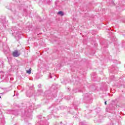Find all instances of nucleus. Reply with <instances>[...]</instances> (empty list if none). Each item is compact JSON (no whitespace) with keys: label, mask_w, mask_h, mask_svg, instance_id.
Here are the masks:
<instances>
[{"label":"nucleus","mask_w":125,"mask_h":125,"mask_svg":"<svg viewBox=\"0 0 125 125\" xmlns=\"http://www.w3.org/2000/svg\"><path fill=\"white\" fill-rule=\"evenodd\" d=\"M58 87V85L56 84H54L52 85L50 88V90L51 94L53 95V97L55 98L57 96V88Z\"/></svg>","instance_id":"nucleus-1"},{"label":"nucleus","mask_w":125,"mask_h":125,"mask_svg":"<svg viewBox=\"0 0 125 125\" xmlns=\"http://www.w3.org/2000/svg\"><path fill=\"white\" fill-rule=\"evenodd\" d=\"M5 124V120L4 119V117L3 115L0 114V125H4Z\"/></svg>","instance_id":"nucleus-2"},{"label":"nucleus","mask_w":125,"mask_h":125,"mask_svg":"<svg viewBox=\"0 0 125 125\" xmlns=\"http://www.w3.org/2000/svg\"><path fill=\"white\" fill-rule=\"evenodd\" d=\"M21 53H20L19 51L17 50H15L12 53V55L14 57H18V56H20Z\"/></svg>","instance_id":"nucleus-3"},{"label":"nucleus","mask_w":125,"mask_h":125,"mask_svg":"<svg viewBox=\"0 0 125 125\" xmlns=\"http://www.w3.org/2000/svg\"><path fill=\"white\" fill-rule=\"evenodd\" d=\"M34 95V94H33V91L31 90H28L26 92V96L27 97H32Z\"/></svg>","instance_id":"nucleus-4"},{"label":"nucleus","mask_w":125,"mask_h":125,"mask_svg":"<svg viewBox=\"0 0 125 125\" xmlns=\"http://www.w3.org/2000/svg\"><path fill=\"white\" fill-rule=\"evenodd\" d=\"M37 93L38 95H42L43 93V91L42 89H38L37 90Z\"/></svg>","instance_id":"nucleus-5"},{"label":"nucleus","mask_w":125,"mask_h":125,"mask_svg":"<svg viewBox=\"0 0 125 125\" xmlns=\"http://www.w3.org/2000/svg\"><path fill=\"white\" fill-rule=\"evenodd\" d=\"M91 95L90 93H86L85 94V97H91Z\"/></svg>","instance_id":"nucleus-6"},{"label":"nucleus","mask_w":125,"mask_h":125,"mask_svg":"<svg viewBox=\"0 0 125 125\" xmlns=\"http://www.w3.org/2000/svg\"><path fill=\"white\" fill-rule=\"evenodd\" d=\"M58 14H59V15H61V16H63V15H64V14L63 13V12H62V11H59L58 13Z\"/></svg>","instance_id":"nucleus-7"},{"label":"nucleus","mask_w":125,"mask_h":125,"mask_svg":"<svg viewBox=\"0 0 125 125\" xmlns=\"http://www.w3.org/2000/svg\"><path fill=\"white\" fill-rule=\"evenodd\" d=\"M31 70H32L31 68L29 69L28 70H26L27 74H31Z\"/></svg>","instance_id":"nucleus-8"},{"label":"nucleus","mask_w":125,"mask_h":125,"mask_svg":"<svg viewBox=\"0 0 125 125\" xmlns=\"http://www.w3.org/2000/svg\"><path fill=\"white\" fill-rule=\"evenodd\" d=\"M80 125H86V123L85 122H80L79 123Z\"/></svg>","instance_id":"nucleus-9"},{"label":"nucleus","mask_w":125,"mask_h":125,"mask_svg":"<svg viewBox=\"0 0 125 125\" xmlns=\"http://www.w3.org/2000/svg\"><path fill=\"white\" fill-rule=\"evenodd\" d=\"M38 88H42V84H39L38 85Z\"/></svg>","instance_id":"nucleus-10"},{"label":"nucleus","mask_w":125,"mask_h":125,"mask_svg":"<svg viewBox=\"0 0 125 125\" xmlns=\"http://www.w3.org/2000/svg\"><path fill=\"white\" fill-rule=\"evenodd\" d=\"M33 88H34V85H33L32 87H29V89H30L31 90H32V89H33Z\"/></svg>","instance_id":"nucleus-11"},{"label":"nucleus","mask_w":125,"mask_h":125,"mask_svg":"<svg viewBox=\"0 0 125 125\" xmlns=\"http://www.w3.org/2000/svg\"><path fill=\"white\" fill-rule=\"evenodd\" d=\"M66 100H70V97L66 98Z\"/></svg>","instance_id":"nucleus-12"},{"label":"nucleus","mask_w":125,"mask_h":125,"mask_svg":"<svg viewBox=\"0 0 125 125\" xmlns=\"http://www.w3.org/2000/svg\"><path fill=\"white\" fill-rule=\"evenodd\" d=\"M104 104H105V105H107V101L104 102Z\"/></svg>","instance_id":"nucleus-13"},{"label":"nucleus","mask_w":125,"mask_h":125,"mask_svg":"<svg viewBox=\"0 0 125 125\" xmlns=\"http://www.w3.org/2000/svg\"><path fill=\"white\" fill-rule=\"evenodd\" d=\"M34 96H37V95H33Z\"/></svg>","instance_id":"nucleus-14"},{"label":"nucleus","mask_w":125,"mask_h":125,"mask_svg":"<svg viewBox=\"0 0 125 125\" xmlns=\"http://www.w3.org/2000/svg\"><path fill=\"white\" fill-rule=\"evenodd\" d=\"M39 118H40V119H41V118H42V116H40Z\"/></svg>","instance_id":"nucleus-15"},{"label":"nucleus","mask_w":125,"mask_h":125,"mask_svg":"<svg viewBox=\"0 0 125 125\" xmlns=\"http://www.w3.org/2000/svg\"><path fill=\"white\" fill-rule=\"evenodd\" d=\"M83 89H85V88L83 87Z\"/></svg>","instance_id":"nucleus-16"},{"label":"nucleus","mask_w":125,"mask_h":125,"mask_svg":"<svg viewBox=\"0 0 125 125\" xmlns=\"http://www.w3.org/2000/svg\"><path fill=\"white\" fill-rule=\"evenodd\" d=\"M61 125H62V122H61Z\"/></svg>","instance_id":"nucleus-17"},{"label":"nucleus","mask_w":125,"mask_h":125,"mask_svg":"<svg viewBox=\"0 0 125 125\" xmlns=\"http://www.w3.org/2000/svg\"><path fill=\"white\" fill-rule=\"evenodd\" d=\"M0 98L1 99V96H0Z\"/></svg>","instance_id":"nucleus-18"},{"label":"nucleus","mask_w":125,"mask_h":125,"mask_svg":"<svg viewBox=\"0 0 125 125\" xmlns=\"http://www.w3.org/2000/svg\"><path fill=\"white\" fill-rule=\"evenodd\" d=\"M15 95H13V96H15Z\"/></svg>","instance_id":"nucleus-19"}]
</instances>
